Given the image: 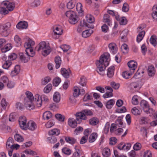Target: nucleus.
Wrapping results in <instances>:
<instances>
[{
	"label": "nucleus",
	"instance_id": "4",
	"mask_svg": "<svg viewBox=\"0 0 157 157\" xmlns=\"http://www.w3.org/2000/svg\"><path fill=\"white\" fill-rule=\"evenodd\" d=\"M37 47V51L42 50V54L44 56H46L48 55L51 52V49L50 46L46 44L44 41H41Z\"/></svg>",
	"mask_w": 157,
	"mask_h": 157
},
{
	"label": "nucleus",
	"instance_id": "7",
	"mask_svg": "<svg viewBox=\"0 0 157 157\" xmlns=\"http://www.w3.org/2000/svg\"><path fill=\"white\" fill-rule=\"evenodd\" d=\"M140 105L143 109V110L145 113L148 114L150 113L149 111V106L148 102L145 100H142L140 103Z\"/></svg>",
	"mask_w": 157,
	"mask_h": 157
},
{
	"label": "nucleus",
	"instance_id": "38",
	"mask_svg": "<svg viewBox=\"0 0 157 157\" xmlns=\"http://www.w3.org/2000/svg\"><path fill=\"white\" fill-rule=\"evenodd\" d=\"M121 49L123 53L125 54L127 53L128 50V46L125 44H124L122 45Z\"/></svg>",
	"mask_w": 157,
	"mask_h": 157
},
{
	"label": "nucleus",
	"instance_id": "21",
	"mask_svg": "<svg viewBox=\"0 0 157 157\" xmlns=\"http://www.w3.org/2000/svg\"><path fill=\"white\" fill-rule=\"evenodd\" d=\"M114 67L113 66H111L108 69L107 75L109 78H111L114 75Z\"/></svg>",
	"mask_w": 157,
	"mask_h": 157
},
{
	"label": "nucleus",
	"instance_id": "64",
	"mask_svg": "<svg viewBox=\"0 0 157 157\" xmlns=\"http://www.w3.org/2000/svg\"><path fill=\"white\" fill-rule=\"evenodd\" d=\"M1 105L3 109H5L7 105V103L5 99H3L1 101Z\"/></svg>",
	"mask_w": 157,
	"mask_h": 157
},
{
	"label": "nucleus",
	"instance_id": "27",
	"mask_svg": "<svg viewBox=\"0 0 157 157\" xmlns=\"http://www.w3.org/2000/svg\"><path fill=\"white\" fill-rule=\"evenodd\" d=\"M65 141L71 144H74L76 143V140L74 138L70 137H67L65 138Z\"/></svg>",
	"mask_w": 157,
	"mask_h": 157
},
{
	"label": "nucleus",
	"instance_id": "14",
	"mask_svg": "<svg viewBox=\"0 0 157 157\" xmlns=\"http://www.w3.org/2000/svg\"><path fill=\"white\" fill-rule=\"evenodd\" d=\"M73 96L70 97L69 100L72 101V98H77L80 94V91H79V88L78 86H75L73 88Z\"/></svg>",
	"mask_w": 157,
	"mask_h": 157
},
{
	"label": "nucleus",
	"instance_id": "53",
	"mask_svg": "<svg viewBox=\"0 0 157 157\" xmlns=\"http://www.w3.org/2000/svg\"><path fill=\"white\" fill-rule=\"evenodd\" d=\"M87 21L90 23H93L94 21V18L91 15H89L86 16Z\"/></svg>",
	"mask_w": 157,
	"mask_h": 157
},
{
	"label": "nucleus",
	"instance_id": "60",
	"mask_svg": "<svg viewBox=\"0 0 157 157\" xmlns=\"http://www.w3.org/2000/svg\"><path fill=\"white\" fill-rule=\"evenodd\" d=\"M132 73H129L127 71H124L122 74V76L126 79H128L129 76L132 75Z\"/></svg>",
	"mask_w": 157,
	"mask_h": 157
},
{
	"label": "nucleus",
	"instance_id": "3",
	"mask_svg": "<svg viewBox=\"0 0 157 157\" xmlns=\"http://www.w3.org/2000/svg\"><path fill=\"white\" fill-rule=\"evenodd\" d=\"M105 59L107 60L108 59L107 56L102 55L101 56L99 60L96 61V64L97 67L96 71L100 75H103V72L106 68V66L104 64Z\"/></svg>",
	"mask_w": 157,
	"mask_h": 157
},
{
	"label": "nucleus",
	"instance_id": "36",
	"mask_svg": "<svg viewBox=\"0 0 157 157\" xmlns=\"http://www.w3.org/2000/svg\"><path fill=\"white\" fill-rule=\"evenodd\" d=\"M17 118L15 113H11L9 117V121H10L13 122L16 120Z\"/></svg>",
	"mask_w": 157,
	"mask_h": 157
},
{
	"label": "nucleus",
	"instance_id": "8",
	"mask_svg": "<svg viewBox=\"0 0 157 157\" xmlns=\"http://www.w3.org/2000/svg\"><path fill=\"white\" fill-rule=\"evenodd\" d=\"M76 117V120L78 121V123H80L82 122V120H86L87 119V117L85 116L82 111L80 112L76 113L75 114Z\"/></svg>",
	"mask_w": 157,
	"mask_h": 157
},
{
	"label": "nucleus",
	"instance_id": "42",
	"mask_svg": "<svg viewBox=\"0 0 157 157\" xmlns=\"http://www.w3.org/2000/svg\"><path fill=\"white\" fill-rule=\"evenodd\" d=\"M62 151L63 153L65 155H70L71 153V151L67 147H63L62 149Z\"/></svg>",
	"mask_w": 157,
	"mask_h": 157
},
{
	"label": "nucleus",
	"instance_id": "35",
	"mask_svg": "<svg viewBox=\"0 0 157 157\" xmlns=\"http://www.w3.org/2000/svg\"><path fill=\"white\" fill-rule=\"evenodd\" d=\"M110 155V149L108 148H105L103 151L102 155L104 157H108Z\"/></svg>",
	"mask_w": 157,
	"mask_h": 157
},
{
	"label": "nucleus",
	"instance_id": "11",
	"mask_svg": "<svg viewBox=\"0 0 157 157\" xmlns=\"http://www.w3.org/2000/svg\"><path fill=\"white\" fill-rule=\"evenodd\" d=\"M108 47L110 51L113 54L116 53L117 50V48L116 44L113 42L109 43L108 45Z\"/></svg>",
	"mask_w": 157,
	"mask_h": 157
},
{
	"label": "nucleus",
	"instance_id": "55",
	"mask_svg": "<svg viewBox=\"0 0 157 157\" xmlns=\"http://www.w3.org/2000/svg\"><path fill=\"white\" fill-rule=\"evenodd\" d=\"M14 40L17 43V46H21V39L17 35H16L14 38Z\"/></svg>",
	"mask_w": 157,
	"mask_h": 157
},
{
	"label": "nucleus",
	"instance_id": "6",
	"mask_svg": "<svg viewBox=\"0 0 157 157\" xmlns=\"http://www.w3.org/2000/svg\"><path fill=\"white\" fill-rule=\"evenodd\" d=\"M65 14L66 16L69 18V22L71 24H76L79 20L78 17L76 14L75 12L72 10L67 11Z\"/></svg>",
	"mask_w": 157,
	"mask_h": 157
},
{
	"label": "nucleus",
	"instance_id": "25",
	"mask_svg": "<svg viewBox=\"0 0 157 157\" xmlns=\"http://www.w3.org/2000/svg\"><path fill=\"white\" fill-rule=\"evenodd\" d=\"M60 131L57 128L53 129L51 131H49L48 132V134L49 135H55L58 136L60 134Z\"/></svg>",
	"mask_w": 157,
	"mask_h": 157
},
{
	"label": "nucleus",
	"instance_id": "24",
	"mask_svg": "<svg viewBox=\"0 0 157 157\" xmlns=\"http://www.w3.org/2000/svg\"><path fill=\"white\" fill-rule=\"evenodd\" d=\"M52 113L50 111H46L44 112L43 115V118L44 119L48 120L52 117Z\"/></svg>",
	"mask_w": 157,
	"mask_h": 157
},
{
	"label": "nucleus",
	"instance_id": "30",
	"mask_svg": "<svg viewBox=\"0 0 157 157\" xmlns=\"http://www.w3.org/2000/svg\"><path fill=\"white\" fill-rule=\"evenodd\" d=\"M97 134L96 133H92L90 136L89 139V141L90 143L94 142L96 140L97 137Z\"/></svg>",
	"mask_w": 157,
	"mask_h": 157
},
{
	"label": "nucleus",
	"instance_id": "23",
	"mask_svg": "<svg viewBox=\"0 0 157 157\" xmlns=\"http://www.w3.org/2000/svg\"><path fill=\"white\" fill-rule=\"evenodd\" d=\"M145 32L144 31H142L139 33L136 38V40L138 42H139L142 40L145 36Z\"/></svg>",
	"mask_w": 157,
	"mask_h": 157
},
{
	"label": "nucleus",
	"instance_id": "37",
	"mask_svg": "<svg viewBox=\"0 0 157 157\" xmlns=\"http://www.w3.org/2000/svg\"><path fill=\"white\" fill-rule=\"evenodd\" d=\"M123 117L121 116L119 117L116 120V123L119 127H121L123 124L122 122Z\"/></svg>",
	"mask_w": 157,
	"mask_h": 157
},
{
	"label": "nucleus",
	"instance_id": "41",
	"mask_svg": "<svg viewBox=\"0 0 157 157\" xmlns=\"http://www.w3.org/2000/svg\"><path fill=\"white\" fill-rule=\"evenodd\" d=\"M109 18V16L108 14H105L104 16L103 20L105 22L107 23L108 25H110L111 24Z\"/></svg>",
	"mask_w": 157,
	"mask_h": 157
},
{
	"label": "nucleus",
	"instance_id": "56",
	"mask_svg": "<svg viewBox=\"0 0 157 157\" xmlns=\"http://www.w3.org/2000/svg\"><path fill=\"white\" fill-rule=\"evenodd\" d=\"M129 10V6L127 3H124L123 5L122 10L123 12H127Z\"/></svg>",
	"mask_w": 157,
	"mask_h": 157
},
{
	"label": "nucleus",
	"instance_id": "44",
	"mask_svg": "<svg viewBox=\"0 0 157 157\" xmlns=\"http://www.w3.org/2000/svg\"><path fill=\"white\" fill-rule=\"evenodd\" d=\"M83 113L86 117L88 116H91L93 115L92 112L89 109H84L82 110Z\"/></svg>",
	"mask_w": 157,
	"mask_h": 157
},
{
	"label": "nucleus",
	"instance_id": "49",
	"mask_svg": "<svg viewBox=\"0 0 157 157\" xmlns=\"http://www.w3.org/2000/svg\"><path fill=\"white\" fill-rule=\"evenodd\" d=\"M86 83V79L84 77L82 76L80 78V80L79 82V84L82 86H85Z\"/></svg>",
	"mask_w": 157,
	"mask_h": 157
},
{
	"label": "nucleus",
	"instance_id": "1",
	"mask_svg": "<svg viewBox=\"0 0 157 157\" xmlns=\"http://www.w3.org/2000/svg\"><path fill=\"white\" fill-rule=\"evenodd\" d=\"M26 97L25 98L24 103L25 106L28 109H33L35 108V105L37 107L41 106L42 102L38 94H36L34 97L31 92L28 91L25 92Z\"/></svg>",
	"mask_w": 157,
	"mask_h": 157
},
{
	"label": "nucleus",
	"instance_id": "5",
	"mask_svg": "<svg viewBox=\"0 0 157 157\" xmlns=\"http://www.w3.org/2000/svg\"><path fill=\"white\" fill-rule=\"evenodd\" d=\"M11 26L10 22L0 24V34L4 37L7 36L10 33L9 30Z\"/></svg>",
	"mask_w": 157,
	"mask_h": 157
},
{
	"label": "nucleus",
	"instance_id": "54",
	"mask_svg": "<svg viewBox=\"0 0 157 157\" xmlns=\"http://www.w3.org/2000/svg\"><path fill=\"white\" fill-rule=\"evenodd\" d=\"M138 96L137 95H134L132 99V103L134 105H137L138 104Z\"/></svg>",
	"mask_w": 157,
	"mask_h": 157
},
{
	"label": "nucleus",
	"instance_id": "31",
	"mask_svg": "<svg viewBox=\"0 0 157 157\" xmlns=\"http://www.w3.org/2000/svg\"><path fill=\"white\" fill-rule=\"evenodd\" d=\"M156 40V36L155 35H153L150 38V42L154 46H155L157 44Z\"/></svg>",
	"mask_w": 157,
	"mask_h": 157
},
{
	"label": "nucleus",
	"instance_id": "34",
	"mask_svg": "<svg viewBox=\"0 0 157 157\" xmlns=\"http://www.w3.org/2000/svg\"><path fill=\"white\" fill-rule=\"evenodd\" d=\"M115 101L113 99H111L108 101L106 103V106L108 109H110L112 108L113 105L114 104Z\"/></svg>",
	"mask_w": 157,
	"mask_h": 157
},
{
	"label": "nucleus",
	"instance_id": "10",
	"mask_svg": "<svg viewBox=\"0 0 157 157\" xmlns=\"http://www.w3.org/2000/svg\"><path fill=\"white\" fill-rule=\"evenodd\" d=\"M2 4L6 6L8 11H11L13 10L15 7V4L13 2H10L8 1L3 2Z\"/></svg>",
	"mask_w": 157,
	"mask_h": 157
},
{
	"label": "nucleus",
	"instance_id": "26",
	"mask_svg": "<svg viewBox=\"0 0 157 157\" xmlns=\"http://www.w3.org/2000/svg\"><path fill=\"white\" fill-rule=\"evenodd\" d=\"M20 71V66L18 65H16L14 67V69L11 71V75L12 76H14L17 75Z\"/></svg>",
	"mask_w": 157,
	"mask_h": 157
},
{
	"label": "nucleus",
	"instance_id": "19",
	"mask_svg": "<svg viewBox=\"0 0 157 157\" xmlns=\"http://www.w3.org/2000/svg\"><path fill=\"white\" fill-rule=\"evenodd\" d=\"M13 139L12 137H9L6 142V147L7 149H8L9 148L12 149V147L13 146Z\"/></svg>",
	"mask_w": 157,
	"mask_h": 157
},
{
	"label": "nucleus",
	"instance_id": "46",
	"mask_svg": "<svg viewBox=\"0 0 157 157\" xmlns=\"http://www.w3.org/2000/svg\"><path fill=\"white\" fill-rule=\"evenodd\" d=\"M56 118L59 121L63 122L64 121L65 117L60 114H56L55 115Z\"/></svg>",
	"mask_w": 157,
	"mask_h": 157
},
{
	"label": "nucleus",
	"instance_id": "12",
	"mask_svg": "<svg viewBox=\"0 0 157 157\" xmlns=\"http://www.w3.org/2000/svg\"><path fill=\"white\" fill-rule=\"evenodd\" d=\"M68 125L71 127L72 128H75L78 124H80V123H78V121H77L76 119H75L73 118H70L68 119Z\"/></svg>",
	"mask_w": 157,
	"mask_h": 157
},
{
	"label": "nucleus",
	"instance_id": "47",
	"mask_svg": "<svg viewBox=\"0 0 157 157\" xmlns=\"http://www.w3.org/2000/svg\"><path fill=\"white\" fill-rule=\"evenodd\" d=\"M12 63L10 60H6L2 65V67L5 69H8L10 66L11 65Z\"/></svg>",
	"mask_w": 157,
	"mask_h": 157
},
{
	"label": "nucleus",
	"instance_id": "59",
	"mask_svg": "<svg viewBox=\"0 0 157 157\" xmlns=\"http://www.w3.org/2000/svg\"><path fill=\"white\" fill-rule=\"evenodd\" d=\"M83 130V128L81 127H77L74 131V134L77 135L78 133L82 132Z\"/></svg>",
	"mask_w": 157,
	"mask_h": 157
},
{
	"label": "nucleus",
	"instance_id": "15",
	"mask_svg": "<svg viewBox=\"0 0 157 157\" xmlns=\"http://www.w3.org/2000/svg\"><path fill=\"white\" fill-rule=\"evenodd\" d=\"M61 72L63 77L66 78H68L71 71L69 69L66 70L65 68H62L61 70Z\"/></svg>",
	"mask_w": 157,
	"mask_h": 157
},
{
	"label": "nucleus",
	"instance_id": "48",
	"mask_svg": "<svg viewBox=\"0 0 157 157\" xmlns=\"http://www.w3.org/2000/svg\"><path fill=\"white\" fill-rule=\"evenodd\" d=\"M75 6V3L72 0L69 2L67 4V7L69 9H73Z\"/></svg>",
	"mask_w": 157,
	"mask_h": 157
},
{
	"label": "nucleus",
	"instance_id": "50",
	"mask_svg": "<svg viewBox=\"0 0 157 157\" xmlns=\"http://www.w3.org/2000/svg\"><path fill=\"white\" fill-rule=\"evenodd\" d=\"M52 86L51 84H48L44 89V92L45 93H48L52 89Z\"/></svg>",
	"mask_w": 157,
	"mask_h": 157
},
{
	"label": "nucleus",
	"instance_id": "17",
	"mask_svg": "<svg viewBox=\"0 0 157 157\" xmlns=\"http://www.w3.org/2000/svg\"><path fill=\"white\" fill-rule=\"evenodd\" d=\"M82 5L80 3H78L76 5V9L78 15L80 16H82L84 13V11L82 10Z\"/></svg>",
	"mask_w": 157,
	"mask_h": 157
},
{
	"label": "nucleus",
	"instance_id": "9",
	"mask_svg": "<svg viewBox=\"0 0 157 157\" xmlns=\"http://www.w3.org/2000/svg\"><path fill=\"white\" fill-rule=\"evenodd\" d=\"M127 64L131 70V72L133 73L137 67V63L134 60H131L128 62Z\"/></svg>",
	"mask_w": 157,
	"mask_h": 157
},
{
	"label": "nucleus",
	"instance_id": "58",
	"mask_svg": "<svg viewBox=\"0 0 157 157\" xmlns=\"http://www.w3.org/2000/svg\"><path fill=\"white\" fill-rule=\"evenodd\" d=\"M51 80V79L50 77H45L44 79V80L42 81L41 83L42 85H45L49 82Z\"/></svg>",
	"mask_w": 157,
	"mask_h": 157
},
{
	"label": "nucleus",
	"instance_id": "61",
	"mask_svg": "<svg viewBox=\"0 0 157 157\" xmlns=\"http://www.w3.org/2000/svg\"><path fill=\"white\" fill-rule=\"evenodd\" d=\"M48 139L49 142L51 144H54L57 141L56 138L53 136L51 137H49Z\"/></svg>",
	"mask_w": 157,
	"mask_h": 157
},
{
	"label": "nucleus",
	"instance_id": "45",
	"mask_svg": "<svg viewBox=\"0 0 157 157\" xmlns=\"http://www.w3.org/2000/svg\"><path fill=\"white\" fill-rule=\"evenodd\" d=\"M61 82V79L59 77H57L53 79V85L55 86H57Z\"/></svg>",
	"mask_w": 157,
	"mask_h": 157
},
{
	"label": "nucleus",
	"instance_id": "57",
	"mask_svg": "<svg viewBox=\"0 0 157 157\" xmlns=\"http://www.w3.org/2000/svg\"><path fill=\"white\" fill-rule=\"evenodd\" d=\"M109 144L111 145H113L117 143V140L114 137H112L109 139Z\"/></svg>",
	"mask_w": 157,
	"mask_h": 157
},
{
	"label": "nucleus",
	"instance_id": "20",
	"mask_svg": "<svg viewBox=\"0 0 157 157\" xmlns=\"http://www.w3.org/2000/svg\"><path fill=\"white\" fill-rule=\"evenodd\" d=\"M25 52L27 55H28L29 57H33L34 55V52L32 47L26 48Z\"/></svg>",
	"mask_w": 157,
	"mask_h": 157
},
{
	"label": "nucleus",
	"instance_id": "52",
	"mask_svg": "<svg viewBox=\"0 0 157 157\" xmlns=\"http://www.w3.org/2000/svg\"><path fill=\"white\" fill-rule=\"evenodd\" d=\"M11 48L10 44H7L2 49V52H6Z\"/></svg>",
	"mask_w": 157,
	"mask_h": 157
},
{
	"label": "nucleus",
	"instance_id": "62",
	"mask_svg": "<svg viewBox=\"0 0 157 157\" xmlns=\"http://www.w3.org/2000/svg\"><path fill=\"white\" fill-rule=\"evenodd\" d=\"M9 11L6 8L2 7H0V13L2 14L5 15L7 14Z\"/></svg>",
	"mask_w": 157,
	"mask_h": 157
},
{
	"label": "nucleus",
	"instance_id": "32",
	"mask_svg": "<svg viewBox=\"0 0 157 157\" xmlns=\"http://www.w3.org/2000/svg\"><path fill=\"white\" fill-rule=\"evenodd\" d=\"M34 44V42L31 39H29L28 40V41L25 42L24 44V47L26 48L27 47H31V46Z\"/></svg>",
	"mask_w": 157,
	"mask_h": 157
},
{
	"label": "nucleus",
	"instance_id": "13",
	"mask_svg": "<svg viewBox=\"0 0 157 157\" xmlns=\"http://www.w3.org/2000/svg\"><path fill=\"white\" fill-rule=\"evenodd\" d=\"M28 26V23L25 21H21L19 22L16 25V27L19 29H26Z\"/></svg>",
	"mask_w": 157,
	"mask_h": 157
},
{
	"label": "nucleus",
	"instance_id": "18",
	"mask_svg": "<svg viewBox=\"0 0 157 157\" xmlns=\"http://www.w3.org/2000/svg\"><path fill=\"white\" fill-rule=\"evenodd\" d=\"M26 56H25L22 52L19 53L20 59L22 62L24 63L27 62L30 59L29 56L27 55Z\"/></svg>",
	"mask_w": 157,
	"mask_h": 157
},
{
	"label": "nucleus",
	"instance_id": "28",
	"mask_svg": "<svg viewBox=\"0 0 157 157\" xmlns=\"http://www.w3.org/2000/svg\"><path fill=\"white\" fill-rule=\"evenodd\" d=\"M53 99L54 101L56 102H59L60 100V96L59 92H55L53 95Z\"/></svg>",
	"mask_w": 157,
	"mask_h": 157
},
{
	"label": "nucleus",
	"instance_id": "33",
	"mask_svg": "<svg viewBox=\"0 0 157 157\" xmlns=\"http://www.w3.org/2000/svg\"><path fill=\"white\" fill-rule=\"evenodd\" d=\"M14 138L15 140L19 142H23L24 140L22 136L18 134H16L14 136Z\"/></svg>",
	"mask_w": 157,
	"mask_h": 157
},
{
	"label": "nucleus",
	"instance_id": "29",
	"mask_svg": "<svg viewBox=\"0 0 157 157\" xmlns=\"http://www.w3.org/2000/svg\"><path fill=\"white\" fill-rule=\"evenodd\" d=\"M55 61L56 64V69L59 68L61 63V59L60 57H56L55 59Z\"/></svg>",
	"mask_w": 157,
	"mask_h": 157
},
{
	"label": "nucleus",
	"instance_id": "40",
	"mask_svg": "<svg viewBox=\"0 0 157 157\" xmlns=\"http://www.w3.org/2000/svg\"><path fill=\"white\" fill-rule=\"evenodd\" d=\"M133 114L135 115H140L141 111L138 109L136 107H134L131 110Z\"/></svg>",
	"mask_w": 157,
	"mask_h": 157
},
{
	"label": "nucleus",
	"instance_id": "16",
	"mask_svg": "<svg viewBox=\"0 0 157 157\" xmlns=\"http://www.w3.org/2000/svg\"><path fill=\"white\" fill-rule=\"evenodd\" d=\"M148 74L149 76L152 77L154 76L155 73V68L152 65H151L149 66L148 69Z\"/></svg>",
	"mask_w": 157,
	"mask_h": 157
},
{
	"label": "nucleus",
	"instance_id": "63",
	"mask_svg": "<svg viewBox=\"0 0 157 157\" xmlns=\"http://www.w3.org/2000/svg\"><path fill=\"white\" fill-rule=\"evenodd\" d=\"M40 4V2L39 0H35L31 4V6L33 7H36L39 6Z\"/></svg>",
	"mask_w": 157,
	"mask_h": 157
},
{
	"label": "nucleus",
	"instance_id": "43",
	"mask_svg": "<svg viewBox=\"0 0 157 157\" xmlns=\"http://www.w3.org/2000/svg\"><path fill=\"white\" fill-rule=\"evenodd\" d=\"M75 151L73 153L78 155L79 156H80L82 154L81 150L80 147L77 146H75Z\"/></svg>",
	"mask_w": 157,
	"mask_h": 157
},
{
	"label": "nucleus",
	"instance_id": "22",
	"mask_svg": "<svg viewBox=\"0 0 157 157\" xmlns=\"http://www.w3.org/2000/svg\"><path fill=\"white\" fill-rule=\"evenodd\" d=\"M53 31L54 33L56 35L59 36L62 34L63 33V30L60 28L58 27H54L53 28Z\"/></svg>",
	"mask_w": 157,
	"mask_h": 157
},
{
	"label": "nucleus",
	"instance_id": "39",
	"mask_svg": "<svg viewBox=\"0 0 157 157\" xmlns=\"http://www.w3.org/2000/svg\"><path fill=\"white\" fill-rule=\"evenodd\" d=\"M98 122V119L96 118H93L89 120V123L92 125H96Z\"/></svg>",
	"mask_w": 157,
	"mask_h": 157
},
{
	"label": "nucleus",
	"instance_id": "2",
	"mask_svg": "<svg viewBox=\"0 0 157 157\" xmlns=\"http://www.w3.org/2000/svg\"><path fill=\"white\" fill-rule=\"evenodd\" d=\"M19 122L21 128L23 130H26L27 128L31 131H34L37 128L36 124L33 121H30L26 124L27 119L25 116L20 117Z\"/></svg>",
	"mask_w": 157,
	"mask_h": 157
},
{
	"label": "nucleus",
	"instance_id": "51",
	"mask_svg": "<svg viewBox=\"0 0 157 157\" xmlns=\"http://www.w3.org/2000/svg\"><path fill=\"white\" fill-rule=\"evenodd\" d=\"M130 87L132 90L139 88V84L137 82H132L130 84Z\"/></svg>",
	"mask_w": 157,
	"mask_h": 157
}]
</instances>
